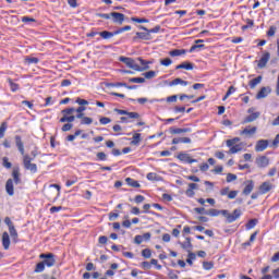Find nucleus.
<instances>
[{
	"instance_id": "obj_7",
	"label": "nucleus",
	"mask_w": 279,
	"mask_h": 279,
	"mask_svg": "<svg viewBox=\"0 0 279 279\" xmlns=\"http://www.w3.org/2000/svg\"><path fill=\"white\" fill-rule=\"evenodd\" d=\"M240 141H241L240 137H234L232 140L227 141V147H230L228 154H239V151H241L242 149L241 146L236 144Z\"/></svg>"
},
{
	"instance_id": "obj_34",
	"label": "nucleus",
	"mask_w": 279,
	"mask_h": 279,
	"mask_svg": "<svg viewBox=\"0 0 279 279\" xmlns=\"http://www.w3.org/2000/svg\"><path fill=\"white\" fill-rule=\"evenodd\" d=\"M141 29L144 32H148V34L151 36V34H158L160 32V25L155 26L154 28L148 29L145 26H141Z\"/></svg>"
},
{
	"instance_id": "obj_62",
	"label": "nucleus",
	"mask_w": 279,
	"mask_h": 279,
	"mask_svg": "<svg viewBox=\"0 0 279 279\" xmlns=\"http://www.w3.org/2000/svg\"><path fill=\"white\" fill-rule=\"evenodd\" d=\"M236 195H239V191H230L228 194V199H236Z\"/></svg>"
},
{
	"instance_id": "obj_18",
	"label": "nucleus",
	"mask_w": 279,
	"mask_h": 279,
	"mask_svg": "<svg viewBox=\"0 0 279 279\" xmlns=\"http://www.w3.org/2000/svg\"><path fill=\"white\" fill-rule=\"evenodd\" d=\"M269 147V142L267 140H259L255 145V151H265Z\"/></svg>"
},
{
	"instance_id": "obj_46",
	"label": "nucleus",
	"mask_w": 279,
	"mask_h": 279,
	"mask_svg": "<svg viewBox=\"0 0 279 279\" xmlns=\"http://www.w3.org/2000/svg\"><path fill=\"white\" fill-rule=\"evenodd\" d=\"M197 258V255H195V253L190 252L186 258V263H189L190 265H193V262Z\"/></svg>"
},
{
	"instance_id": "obj_57",
	"label": "nucleus",
	"mask_w": 279,
	"mask_h": 279,
	"mask_svg": "<svg viewBox=\"0 0 279 279\" xmlns=\"http://www.w3.org/2000/svg\"><path fill=\"white\" fill-rule=\"evenodd\" d=\"M60 210H64V207L62 206H53L50 208V214L56 215V213H60Z\"/></svg>"
},
{
	"instance_id": "obj_3",
	"label": "nucleus",
	"mask_w": 279,
	"mask_h": 279,
	"mask_svg": "<svg viewBox=\"0 0 279 279\" xmlns=\"http://www.w3.org/2000/svg\"><path fill=\"white\" fill-rule=\"evenodd\" d=\"M41 262H39L34 269L35 274H43L45 267H53L56 265V255L53 253H43L39 255Z\"/></svg>"
},
{
	"instance_id": "obj_27",
	"label": "nucleus",
	"mask_w": 279,
	"mask_h": 279,
	"mask_svg": "<svg viewBox=\"0 0 279 279\" xmlns=\"http://www.w3.org/2000/svg\"><path fill=\"white\" fill-rule=\"evenodd\" d=\"M177 70L185 69V71H193L194 65L191 62H183L175 66Z\"/></svg>"
},
{
	"instance_id": "obj_4",
	"label": "nucleus",
	"mask_w": 279,
	"mask_h": 279,
	"mask_svg": "<svg viewBox=\"0 0 279 279\" xmlns=\"http://www.w3.org/2000/svg\"><path fill=\"white\" fill-rule=\"evenodd\" d=\"M98 19H105L106 21H112L116 25H123L125 21V14L119 12L111 13H97Z\"/></svg>"
},
{
	"instance_id": "obj_45",
	"label": "nucleus",
	"mask_w": 279,
	"mask_h": 279,
	"mask_svg": "<svg viewBox=\"0 0 279 279\" xmlns=\"http://www.w3.org/2000/svg\"><path fill=\"white\" fill-rule=\"evenodd\" d=\"M26 64H38V62H40V60L36 57H27L25 59Z\"/></svg>"
},
{
	"instance_id": "obj_29",
	"label": "nucleus",
	"mask_w": 279,
	"mask_h": 279,
	"mask_svg": "<svg viewBox=\"0 0 279 279\" xmlns=\"http://www.w3.org/2000/svg\"><path fill=\"white\" fill-rule=\"evenodd\" d=\"M136 38H140V40H151V35L149 34V32H146V33L137 32L135 39Z\"/></svg>"
},
{
	"instance_id": "obj_64",
	"label": "nucleus",
	"mask_w": 279,
	"mask_h": 279,
	"mask_svg": "<svg viewBox=\"0 0 279 279\" xmlns=\"http://www.w3.org/2000/svg\"><path fill=\"white\" fill-rule=\"evenodd\" d=\"M168 276L170 279H178V272H175L174 270H170Z\"/></svg>"
},
{
	"instance_id": "obj_33",
	"label": "nucleus",
	"mask_w": 279,
	"mask_h": 279,
	"mask_svg": "<svg viewBox=\"0 0 279 279\" xmlns=\"http://www.w3.org/2000/svg\"><path fill=\"white\" fill-rule=\"evenodd\" d=\"M141 141H143V138L141 137V133H134L131 141V145L138 146L141 145Z\"/></svg>"
},
{
	"instance_id": "obj_41",
	"label": "nucleus",
	"mask_w": 279,
	"mask_h": 279,
	"mask_svg": "<svg viewBox=\"0 0 279 279\" xmlns=\"http://www.w3.org/2000/svg\"><path fill=\"white\" fill-rule=\"evenodd\" d=\"M86 110V107L80 106L78 108L74 109V112H76V119H82L84 117V111Z\"/></svg>"
},
{
	"instance_id": "obj_21",
	"label": "nucleus",
	"mask_w": 279,
	"mask_h": 279,
	"mask_svg": "<svg viewBox=\"0 0 279 279\" xmlns=\"http://www.w3.org/2000/svg\"><path fill=\"white\" fill-rule=\"evenodd\" d=\"M5 191H7L8 195H10V197H12V195H14V180L9 179L7 181Z\"/></svg>"
},
{
	"instance_id": "obj_22",
	"label": "nucleus",
	"mask_w": 279,
	"mask_h": 279,
	"mask_svg": "<svg viewBox=\"0 0 279 279\" xmlns=\"http://www.w3.org/2000/svg\"><path fill=\"white\" fill-rule=\"evenodd\" d=\"M2 246L3 250H10V234L5 231L2 233Z\"/></svg>"
},
{
	"instance_id": "obj_10",
	"label": "nucleus",
	"mask_w": 279,
	"mask_h": 279,
	"mask_svg": "<svg viewBox=\"0 0 279 279\" xmlns=\"http://www.w3.org/2000/svg\"><path fill=\"white\" fill-rule=\"evenodd\" d=\"M120 62H123L129 69H133V71H141V65H138L132 58L120 57Z\"/></svg>"
},
{
	"instance_id": "obj_42",
	"label": "nucleus",
	"mask_w": 279,
	"mask_h": 279,
	"mask_svg": "<svg viewBox=\"0 0 279 279\" xmlns=\"http://www.w3.org/2000/svg\"><path fill=\"white\" fill-rule=\"evenodd\" d=\"M129 82L131 84H145V77H131Z\"/></svg>"
},
{
	"instance_id": "obj_51",
	"label": "nucleus",
	"mask_w": 279,
	"mask_h": 279,
	"mask_svg": "<svg viewBox=\"0 0 279 279\" xmlns=\"http://www.w3.org/2000/svg\"><path fill=\"white\" fill-rule=\"evenodd\" d=\"M96 158H97V160H100V161H106V160H108V156H107L106 153H104V151L97 153V154H96Z\"/></svg>"
},
{
	"instance_id": "obj_37",
	"label": "nucleus",
	"mask_w": 279,
	"mask_h": 279,
	"mask_svg": "<svg viewBox=\"0 0 279 279\" xmlns=\"http://www.w3.org/2000/svg\"><path fill=\"white\" fill-rule=\"evenodd\" d=\"M5 132H8V122H1V124H0V140L4 138Z\"/></svg>"
},
{
	"instance_id": "obj_61",
	"label": "nucleus",
	"mask_w": 279,
	"mask_h": 279,
	"mask_svg": "<svg viewBox=\"0 0 279 279\" xmlns=\"http://www.w3.org/2000/svg\"><path fill=\"white\" fill-rule=\"evenodd\" d=\"M98 243H99L100 245H106V244L108 243V236H106V235H100V236L98 238Z\"/></svg>"
},
{
	"instance_id": "obj_48",
	"label": "nucleus",
	"mask_w": 279,
	"mask_h": 279,
	"mask_svg": "<svg viewBox=\"0 0 279 279\" xmlns=\"http://www.w3.org/2000/svg\"><path fill=\"white\" fill-rule=\"evenodd\" d=\"M206 46L204 44H199V45H193L190 50L189 53H193L195 51H197V49H204Z\"/></svg>"
},
{
	"instance_id": "obj_53",
	"label": "nucleus",
	"mask_w": 279,
	"mask_h": 279,
	"mask_svg": "<svg viewBox=\"0 0 279 279\" xmlns=\"http://www.w3.org/2000/svg\"><path fill=\"white\" fill-rule=\"evenodd\" d=\"M99 123L100 125H108V123H112V119L108 117H102L99 119Z\"/></svg>"
},
{
	"instance_id": "obj_26",
	"label": "nucleus",
	"mask_w": 279,
	"mask_h": 279,
	"mask_svg": "<svg viewBox=\"0 0 279 279\" xmlns=\"http://www.w3.org/2000/svg\"><path fill=\"white\" fill-rule=\"evenodd\" d=\"M263 82V76H257L248 82L250 88L254 89L256 88L257 84H260Z\"/></svg>"
},
{
	"instance_id": "obj_2",
	"label": "nucleus",
	"mask_w": 279,
	"mask_h": 279,
	"mask_svg": "<svg viewBox=\"0 0 279 279\" xmlns=\"http://www.w3.org/2000/svg\"><path fill=\"white\" fill-rule=\"evenodd\" d=\"M205 215H208L209 217H219V215H222L227 219V223H234L236 219L243 215L241 209H234L232 214L228 213V209H215L211 208L208 211L205 213Z\"/></svg>"
},
{
	"instance_id": "obj_13",
	"label": "nucleus",
	"mask_w": 279,
	"mask_h": 279,
	"mask_svg": "<svg viewBox=\"0 0 279 279\" xmlns=\"http://www.w3.org/2000/svg\"><path fill=\"white\" fill-rule=\"evenodd\" d=\"M258 132L257 126L248 125L244 130L240 131V136H254Z\"/></svg>"
},
{
	"instance_id": "obj_52",
	"label": "nucleus",
	"mask_w": 279,
	"mask_h": 279,
	"mask_svg": "<svg viewBox=\"0 0 279 279\" xmlns=\"http://www.w3.org/2000/svg\"><path fill=\"white\" fill-rule=\"evenodd\" d=\"M130 29H132V26L126 25V26H123V27H121V28L114 31V34H118V35H119V34H123V32H130Z\"/></svg>"
},
{
	"instance_id": "obj_44",
	"label": "nucleus",
	"mask_w": 279,
	"mask_h": 279,
	"mask_svg": "<svg viewBox=\"0 0 279 279\" xmlns=\"http://www.w3.org/2000/svg\"><path fill=\"white\" fill-rule=\"evenodd\" d=\"M2 167H4V169H12V162H10V158H2Z\"/></svg>"
},
{
	"instance_id": "obj_56",
	"label": "nucleus",
	"mask_w": 279,
	"mask_h": 279,
	"mask_svg": "<svg viewBox=\"0 0 279 279\" xmlns=\"http://www.w3.org/2000/svg\"><path fill=\"white\" fill-rule=\"evenodd\" d=\"M142 256H143V258H151V250H149V248H144V250L142 251Z\"/></svg>"
},
{
	"instance_id": "obj_19",
	"label": "nucleus",
	"mask_w": 279,
	"mask_h": 279,
	"mask_svg": "<svg viewBox=\"0 0 279 279\" xmlns=\"http://www.w3.org/2000/svg\"><path fill=\"white\" fill-rule=\"evenodd\" d=\"M271 93V87H262L256 94V99H265Z\"/></svg>"
},
{
	"instance_id": "obj_35",
	"label": "nucleus",
	"mask_w": 279,
	"mask_h": 279,
	"mask_svg": "<svg viewBox=\"0 0 279 279\" xmlns=\"http://www.w3.org/2000/svg\"><path fill=\"white\" fill-rule=\"evenodd\" d=\"M10 235L13 239L14 243H19V232L16 231V228L11 227V229H9Z\"/></svg>"
},
{
	"instance_id": "obj_16",
	"label": "nucleus",
	"mask_w": 279,
	"mask_h": 279,
	"mask_svg": "<svg viewBox=\"0 0 279 279\" xmlns=\"http://www.w3.org/2000/svg\"><path fill=\"white\" fill-rule=\"evenodd\" d=\"M12 180L14 182V184H21L22 180H21V168L19 166L14 167L12 170Z\"/></svg>"
},
{
	"instance_id": "obj_31",
	"label": "nucleus",
	"mask_w": 279,
	"mask_h": 279,
	"mask_svg": "<svg viewBox=\"0 0 279 279\" xmlns=\"http://www.w3.org/2000/svg\"><path fill=\"white\" fill-rule=\"evenodd\" d=\"M189 86V82L182 80V78H174L172 82H170L169 86Z\"/></svg>"
},
{
	"instance_id": "obj_6",
	"label": "nucleus",
	"mask_w": 279,
	"mask_h": 279,
	"mask_svg": "<svg viewBox=\"0 0 279 279\" xmlns=\"http://www.w3.org/2000/svg\"><path fill=\"white\" fill-rule=\"evenodd\" d=\"M63 113V117L60 118L59 123H73L75 121V116H73V112H75V108H66L61 111Z\"/></svg>"
},
{
	"instance_id": "obj_25",
	"label": "nucleus",
	"mask_w": 279,
	"mask_h": 279,
	"mask_svg": "<svg viewBox=\"0 0 279 279\" xmlns=\"http://www.w3.org/2000/svg\"><path fill=\"white\" fill-rule=\"evenodd\" d=\"M256 236H258V231H255L251 236L247 242L242 243V247H250L252 243L256 241Z\"/></svg>"
},
{
	"instance_id": "obj_36",
	"label": "nucleus",
	"mask_w": 279,
	"mask_h": 279,
	"mask_svg": "<svg viewBox=\"0 0 279 279\" xmlns=\"http://www.w3.org/2000/svg\"><path fill=\"white\" fill-rule=\"evenodd\" d=\"M8 84L11 88V93H16V90H19V88H21V86L16 83H14V81H12V78H8Z\"/></svg>"
},
{
	"instance_id": "obj_15",
	"label": "nucleus",
	"mask_w": 279,
	"mask_h": 279,
	"mask_svg": "<svg viewBox=\"0 0 279 279\" xmlns=\"http://www.w3.org/2000/svg\"><path fill=\"white\" fill-rule=\"evenodd\" d=\"M199 189V185L197 183H189L187 189L185 191L186 197H195V191Z\"/></svg>"
},
{
	"instance_id": "obj_17",
	"label": "nucleus",
	"mask_w": 279,
	"mask_h": 279,
	"mask_svg": "<svg viewBox=\"0 0 279 279\" xmlns=\"http://www.w3.org/2000/svg\"><path fill=\"white\" fill-rule=\"evenodd\" d=\"M256 165L259 169H265L269 167V158L267 156H260L256 159Z\"/></svg>"
},
{
	"instance_id": "obj_30",
	"label": "nucleus",
	"mask_w": 279,
	"mask_h": 279,
	"mask_svg": "<svg viewBox=\"0 0 279 279\" xmlns=\"http://www.w3.org/2000/svg\"><path fill=\"white\" fill-rule=\"evenodd\" d=\"M186 53V49H174L169 52L171 58H178V56H184Z\"/></svg>"
},
{
	"instance_id": "obj_14",
	"label": "nucleus",
	"mask_w": 279,
	"mask_h": 279,
	"mask_svg": "<svg viewBox=\"0 0 279 279\" xmlns=\"http://www.w3.org/2000/svg\"><path fill=\"white\" fill-rule=\"evenodd\" d=\"M244 189L242 191L243 195H251L252 191H254V180L244 181Z\"/></svg>"
},
{
	"instance_id": "obj_49",
	"label": "nucleus",
	"mask_w": 279,
	"mask_h": 279,
	"mask_svg": "<svg viewBox=\"0 0 279 279\" xmlns=\"http://www.w3.org/2000/svg\"><path fill=\"white\" fill-rule=\"evenodd\" d=\"M121 211H111L109 213V221H114L116 219H119V215Z\"/></svg>"
},
{
	"instance_id": "obj_54",
	"label": "nucleus",
	"mask_w": 279,
	"mask_h": 279,
	"mask_svg": "<svg viewBox=\"0 0 279 279\" xmlns=\"http://www.w3.org/2000/svg\"><path fill=\"white\" fill-rule=\"evenodd\" d=\"M73 184H77V177H72L65 182V186H73Z\"/></svg>"
},
{
	"instance_id": "obj_43",
	"label": "nucleus",
	"mask_w": 279,
	"mask_h": 279,
	"mask_svg": "<svg viewBox=\"0 0 279 279\" xmlns=\"http://www.w3.org/2000/svg\"><path fill=\"white\" fill-rule=\"evenodd\" d=\"M257 223L258 219L248 220V222L246 223V230H252V228H256Z\"/></svg>"
},
{
	"instance_id": "obj_47",
	"label": "nucleus",
	"mask_w": 279,
	"mask_h": 279,
	"mask_svg": "<svg viewBox=\"0 0 279 279\" xmlns=\"http://www.w3.org/2000/svg\"><path fill=\"white\" fill-rule=\"evenodd\" d=\"M126 118H128L129 121H131V119H141V114H138V112L128 111Z\"/></svg>"
},
{
	"instance_id": "obj_1",
	"label": "nucleus",
	"mask_w": 279,
	"mask_h": 279,
	"mask_svg": "<svg viewBox=\"0 0 279 279\" xmlns=\"http://www.w3.org/2000/svg\"><path fill=\"white\" fill-rule=\"evenodd\" d=\"M15 146L17 150L23 156V167L26 171H31V173H38V165L32 163L33 158L29 155H25V144L23 143V137L21 135L14 136Z\"/></svg>"
},
{
	"instance_id": "obj_55",
	"label": "nucleus",
	"mask_w": 279,
	"mask_h": 279,
	"mask_svg": "<svg viewBox=\"0 0 279 279\" xmlns=\"http://www.w3.org/2000/svg\"><path fill=\"white\" fill-rule=\"evenodd\" d=\"M144 77L146 80H154V77H156V71H148V72L144 73Z\"/></svg>"
},
{
	"instance_id": "obj_5",
	"label": "nucleus",
	"mask_w": 279,
	"mask_h": 279,
	"mask_svg": "<svg viewBox=\"0 0 279 279\" xmlns=\"http://www.w3.org/2000/svg\"><path fill=\"white\" fill-rule=\"evenodd\" d=\"M62 187L58 184H50L49 189L46 192V197L50 202H58V197H60V191Z\"/></svg>"
},
{
	"instance_id": "obj_12",
	"label": "nucleus",
	"mask_w": 279,
	"mask_h": 279,
	"mask_svg": "<svg viewBox=\"0 0 279 279\" xmlns=\"http://www.w3.org/2000/svg\"><path fill=\"white\" fill-rule=\"evenodd\" d=\"M271 189H274V184H271L269 181L263 182L258 187L259 195H267Z\"/></svg>"
},
{
	"instance_id": "obj_50",
	"label": "nucleus",
	"mask_w": 279,
	"mask_h": 279,
	"mask_svg": "<svg viewBox=\"0 0 279 279\" xmlns=\"http://www.w3.org/2000/svg\"><path fill=\"white\" fill-rule=\"evenodd\" d=\"M160 64L161 66H171V64H173V61L169 58H166L160 60Z\"/></svg>"
},
{
	"instance_id": "obj_60",
	"label": "nucleus",
	"mask_w": 279,
	"mask_h": 279,
	"mask_svg": "<svg viewBox=\"0 0 279 279\" xmlns=\"http://www.w3.org/2000/svg\"><path fill=\"white\" fill-rule=\"evenodd\" d=\"M62 132H71L73 130V124L72 123H66L61 128Z\"/></svg>"
},
{
	"instance_id": "obj_8",
	"label": "nucleus",
	"mask_w": 279,
	"mask_h": 279,
	"mask_svg": "<svg viewBox=\"0 0 279 279\" xmlns=\"http://www.w3.org/2000/svg\"><path fill=\"white\" fill-rule=\"evenodd\" d=\"M269 60H271V52L265 50L259 60L256 61L257 69H266L267 64L269 63Z\"/></svg>"
},
{
	"instance_id": "obj_58",
	"label": "nucleus",
	"mask_w": 279,
	"mask_h": 279,
	"mask_svg": "<svg viewBox=\"0 0 279 279\" xmlns=\"http://www.w3.org/2000/svg\"><path fill=\"white\" fill-rule=\"evenodd\" d=\"M203 267H204V269H206V271H210V269H213L215 267V265L210 262H204Z\"/></svg>"
},
{
	"instance_id": "obj_9",
	"label": "nucleus",
	"mask_w": 279,
	"mask_h": 279,
	"mask_svg": "<svg viewBox=\"0 0 279 279\" xmlns=\"http://www.w3.org/2000/svg\"><path fill=\"white\" fill-rule=\"evenodd\" d=\"M248 116H246L243 121H242V125H245L247 123H254V121H256V119H258V117H260V112H254V107L250 108L247 110Z\"/></svg>"
},
{
	"instance_id": "obj_59",
	"label": "nucleus",
	"mask_w": 279,
	"mask_h": 279,
	"mask_svg": "<svg viewBox=\"0 0 279 279\" xmlns=\"http://www.w3.org/2000/svg\"><path fill=\"white\" fill-rule=\"evenodd\" d=\"M75 104H78V106L84 107V106H88V100L82 99L78 97V98H76Z\"/></svg>"
},
{
	"instance_id": "obj_32",
	"label": "nucleus",
	"mask_w": 279,
	"mask_h": 279,
	"mask_svg": "<svg viewBox=\"0 0 279 279\" xmlns=\"http://www.w3.org/2000/svg\"><path fill=\"white\" fill-rule=\"evenodd\" d=\"M186 132H191V129H180V128L170 129V134H186Z\"/></svg>"
},
{
	"instance_id": "obj_39",
	"label": "nucleus",
	"mask_w": 279,
	"mask_h": 279,
	"mask_svg": "<svg viewBox=\"0 0 279 279\" xmlns=\"http://www.w3.org/2000/svg\"><path fill=\"white\" fill-rule=\"evenodd\" d=\"M277 27L275 25L270 26L269 29L266 32L267 38H274L276 36Z\"/></svg>"
},
{
	"instance_id": "obj_63",
	"label": "nucleus",
	"mask_w": 279,
	"mask_h": 279,
	"mask_svg": "<svg viewBox=\"0 0 279 279\" xmlns=\"http://www.w3.org/2000/svg\"><path fill=\"white\" fill-rule=\"evenodd\" d=\"M234 180H236V174H232V173H228L227 174V182H234Z\"/></svg>"
},
{
	"instance_id": "obj_40",
	"label": "nucleus",
	"mask_w": 279,
	"mask_h": 279,
	"mask_svg": "<svg viewBox=\"0 0 279 279\" xmlns=\"http://www.w3.org/2000/svg\"><path fill=\"white\" fill-rule=\"evenodd\" d=\"M78 119H81V125H92L93 123V118L89 117L82 116V118Z\"/></svg>"
},
{
	"instance_id": "obj_11",
	"label": "nucleus",
	"mask_w": 279,
	"mask_h": 279,
	"mask_svg": "<svg viewBox=\"0 0 279 279\" xmlns=\"http://www.w3.org/2000/svg\"><path fill=\"white\" fill-rule=\"evenodd\" d=\"M177 159L181 162H186V165H193V162H197V159H194L190 154L182 151L177 155Z\"/></svg>"
},
{
	"instance_id": "obj_38",
	"label": "nucleus",
	"mask_w": 279,
	"mask_h": 279,
	"mask_svg": "<svg viewBox=\"0 0 279 279\" xmlns=\"http://www.w3.org/2000/svg\"><path fill=\"white\" fill-rule=\"evenodd\" d=\"M181 247L183 250H192L193 248V243H191V238H186L183 243H181Z\"/></svg>"
},
{
	"instance_id": "obj_23",
	"label": "nucleus",
	"mask_w": 279,
	"mask_h": 279,
	"mask_svg": "<svg viewBox=\"0 0 279 279\" xmlns=\"http://www.w3.org/2000/svg\"><path fill=\"white\" fill-rule=\"evenodd\" d=\"M111 86H113L114 88H128L129 90H134V88H136V85H128V83H121V82H117L111 84Z\"/></svg>"
},
{
	"instance_id": "obj_24",
	"label": "nucleus",
	"mask_w": 279,
	"mask_h": 279,
	"mask_svg": "<svg viewBox=\"0 0 279 279\" xmlns=\"http://www.w3.org/2000/svg\"><path fill=\"white\" fill-rule=\"evenodd\" d=\"M98 36L102 37L104 40H108L114 36H119L118 34H114V32H108V31H104L98 33Z\"/></svg>"
},
{
	"instance_id": "obj_28",
	"label": "nucleus",
	"mask_w": 279,
	"mask_h": 279,
	"mask_svg": "<svg viewBox=\"0 0 279 279\" xmlns=\"http://www.w3.org/2000/svg\"><path fill=\"white\" fill-rule=\"evenodd\" d=\"M125 182L129 186H132V189H141V183L132 178H126Z\"/></svg>"
},
{
	"instance_id": "obj_20",
	"label": "nucleus",
	"mask_w": 279,
	"mask_h": 279,
	"mask_svg": "<svg viewBox=\"0 0 279 279\" xmlns=\"http://www.w3.org/2000/svg\"><path fill=\"white\" fill-rule=\"evenodd\" d=\"M137 61L140 62L141 66V71H147L149 69V64H154V60H145L141 57L137 58Z\"/></svg>"
}]
</instances>
